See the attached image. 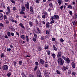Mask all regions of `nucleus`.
Listing matches in <instances>:
<instances>
[{
  "mask_svg": "<svg viewBox=\"0 0 77 77\" xmlns=\"http://www.w3.org/2000/svg\"><path fill=\"white\" fill-rule=\"evenodd\" d=\"M38 51H41V50H42V48L39 46L38 48Z\"/></svg>",
  "mask_w": 77,
  "mask_h": 77,
  "instance_id": "obj_19",
  "label": "nucleus"
},
{
  "mask_svg": "<svg viewBox=\"0 0 77 77\" xmlns=\"http://www.w3.org/2000/svg\"><path fill=\"white\" fill-rule=\"evenodd\" d=\"M30 11L31 12H33V8L32 6H30Z\"/></svg>",
  "mask_w": 77,
  "mask_h": 77,
  "instance_id": "obj_14",
  "label": "nucleus"
},
{
  "mask_svg": "<svg viewBox=\"0 0 77 77\" xmlns=\"http://www.w3.org/2000/svg\"><path fill=\"white\" fill-rule=\"evenodd\" d=\"M11 50H12V49L11 48H7V51H11Z\"/></svg>",
  "mask_w": 77,
  "mask_h": 77,
  "instance_id": "obj_44",
  "label": "nucleus"
},
{
  "mask_svg": "<svg viewBox=\"0 0 77 77\" xmlns=\"http://www.w3.org/2000/svg\"><path fill=\"white\" fill-rule=\"evenodd\" d=\"M19 26H20L21 28H22V29H25V27H24V26L23 23H20L19 24Z\"/></svg>",
  "mask_w": 77,
  "mask_h": 77,
  "instance_id": "obj_6",
  "label": "nucleus"
},
{
  "mask_svg": "<svg viewBox=\"0 0 77 77\" xmlns=\"http://www.w3.org/2000/svg\"><path fill=\"white\" fill-rule=\"evenodd\" d=\"M46 26L47 28L50 27V23L49 22H48L46 23Z\"/></svg>",
  "mask_w": 77,
  "mask_h": 77,
  "instance_id": "obj_16",
  "label": "nucleus"
},
{
  "mask_svg": "<svg viewBox=\"0 0 77 77\" xmlns=\"http://www.w3.org/2000/svg\"><path fill=\"white\" fill-rule=\"evenodd\" d=\"M11 36H14V33L13 32H11Z\"/></svg>",
  "mask_w": 77,
  "mask_h": 77,
  "instance_id": "obj_57",
  "label": "nucleus"
},
{
  "mask_svg": "<svg viewBox=\"0 0 77 77\" xmlns=\"http://www.w3.org/2000/svg\"><path fill=\"white\" fill-rule=\"evenodd\" d=\"M2 5L3 8H6V7L5 6V4H3Z\"/></svg>",
  "mask_w": 77,
  "mask_h": 77,
  "instance_id": "obj_50",
  "label": "nucleus"
},
{
  "mask_svg": "<svg viewBox=\"0 0 77 77\" xmlns=\"http://www.w3.org/2000/svg\"><path fill=\"white\" fill-rule=\"evenodd\" d=\"M5 21L6 24H8L9 23V20H5Z\"/></svg>",
  "mask_w": 77,
  "mask_h": 77,
  "instance_id": "obj_29",
  "label": "nucleus"
},
{
  "mask_svg": "<svg viewBox=\"0 0 77 77\" xmlns=\"http://www.w3.org/2000/svg\"><path fill=\"white\" fill-rule=\"evenodd\" d=\"M68 7L69 9H72V6L70 5H68Z\"/></svg>",
  "mask_w": 77,
  "mask_h": 77,
  "instance_id": "obj_21",
  "label": "nucleus"
},
{
  "mask_svg": "<svg viewBox=\"0 0 77 77\" xmlns=\"http://www.w3.org/2000/svg\"><path fill=\"white\" fill-rule=\"evenodd\" d=\"M39 1H40V0H36V3H39Z\"/></svg>",
  "mask_w": 77,
  "mask_h": 77,
  "instance_id": "obj_61",
  "label": "nucleus"
},
{
  "mask_svg": "<svg viewBox=\"0 0 77 77\" xmlns=\"http://www.w3.org/2000/svg\"><path fill=\"white\" fill-rule=\"evenodd\" d=\"M51 19L52 20H56L55 17H54L51 18Z\"/></svg>",
  "mask_w": 77,
  "mask_h": 77,
  "instance_id": "obj_60",
  "label": "nucleus"
},
{
  "mask_svg": "<svg viewBox=\"0 0 77 77\" xmlns=\"http://www.w3.org/2000/svg\"><path fill=\"white\" fill-rule=\"evenodd\" d=\"M37 77H42V76L41 75H37Z\"/></svg>",
  "mask_w": 77,
  "mask_h": 77,
  "instance_id": "obj_63",
  "label": "nucleus"
},
{
  "mask_svg": "<svg viewBox=\"0 0 77 77\" xmlns=\"http://www.w3.org/2000/svg\"><path fill=\"white\" fill-rule=\"evenodd\" d=\"M68 73L69 75V74H71V71L70 70H68Z\"/></svg>",
  "mask_w": 77,
  "mask_h": 77,
  "instance_id": "obj_43",
  "label": "nucleus"
},
{
  "mask_svg": "<svg viewBox=\"0 0 77 77\" xmlns=\"http://www.w3.org/2000/svg\"><path fill=\"white\" fill-rule=\"evenodd\" d=\"M42 14H43V15H47V13L46 11H45L43 12Z\"/></svg>",
  "mask_w": 77,
  "mask_h": 77,
  "instance_id": "obj_25",
  "label": "nucleus"
},
{
  "mask_svg": "<svg viewBox=\"0 0 77 77\" xmlns=\"http://www.w3.org/2000/svg\"><path fill=\"white\" fill-rule=\"evenodd\" d=\"M52 56L53 58H55L56 57V54H52Z\"/></svg>",
  "mask_w": 77,
  "mask_h": 77,
  "instance_id": "obj_35",
  "label": "nucleus"
},
{
  "mask_svg": "<svg viewBox=\"0 0 77 77\" xmlns=\"http://www.w3.org/2000/svg\"><path fill=\"white\" fill-rule=\"evenodd\" d=\"M13 63L14 64V66H15V65H16V64L17 63V62H16L15 61H14Z\"/></svg>",
  "mask_w": 77,
  "mask_h": 77,
  "instance_id": "obj_62",
  "label": "nucleus"
},
{
  "mask_svg": "<svg viewBox=\"0 0 77 77\" xmlns=\"http://www.w3.org/2000/svg\"><path fill=\"white\" fill-rule=\"evenodd\" d=\"M10 29L11 30L12 32H15V29L12 26H11L10 27Z\"/></svg>",
  "mask_w": 77,
  "mask_h": 77,
  "instance_id": "obj_10",
  "label": "nucleus"
},
{
  "mask_svg": "<svg viewBox=\"0 0 77 77\" xmlns=\"http://www.w3.org/2000/svg\"><path fill=\"white\" fill-rule=\"evenodd\" d=\"M20 14H21V15H22V14H23V15H25V13L23 11H20Z\"/></svg>",
  "mask_w": 77,
  "mask_h": 77,
  "instance_id": "obj_30",
  "label": "nucleus"
},
{
  "mask_svg": "<svg viewBox=\"0 0 77 77\" xmlns=\"http://www.w3.org/2000/svg\"><path fill=\"white\" fill-rule=\"evenodd\" d=\"M22 63H23V61L21 60L19 62V65H21V64H22Z\"/></svg>",
  "mask_w": 77,
  "mask_h": 77,
  "instance_id": "obj_33",
  "label": "nucleus"
},
{
  "mask_svg": "<svg viewBox=\"0 0 77 77\" xmlns=\"http://www.w3.org/2000/svg\"><path fill=\"white\" fill-rule=\"evenodd\" d=\"M48 47H49L48 45H45V50H48Z\"/></svg>",
  "mask_w": 77,
  "mask_h": 77,
  "instance_id": "obj_22",
  "label": "nucleus"
},
{
  "mask_svg": "<svg viewBox=\"0 0 77 77\" xmlns=\"http://www.w3.org/2000/svg\"><path fill=\"white\" fill-rule=\"evenodd\" d=\"M2 69L3 70L6 71L7 69H8V66L7 65H4L2 66Z\"/></svg>",
  "mask_w": 77,
  "mask_h": 77,
  "instance_id": "obj_3",
  "label": "nucleus"
},
{
  "mask_svg": "<svg viewBox=\"0 0 77 77\" xmlns=\"http://www.w3.org/2000/svg\"><path fill=\"white\" fill-rule=\"evenodd\" d=\"M72 23L73 24V26H75V22L74 21H72Z\"/></svg>",
  "mask_w": 77,
  "mask_h": 77,
  "instance_id": "obj_51",
  "label": "nucleus"
},
{
  "mask_svg": "<svg viewBox=\"0 0 77 77\" xmlns=\"http://www.w3.org/2000/svg\"><path fill=\"white\" fill-rule=\"evenodd\" d=\"M23 77H27V76L26 74H24L23 75Z\"/></svg>",
  "mask_w": 77,
  "mask_h": 77,
  "instance_id": "obj_64",
  "label": "nucleus"
},
{
  "mask_svg": "<svg viewBox=\"0 0 77 77\" xmlns=\"http://www.w3.org/2000/svg\"><path fill=\"white\" fill-rule=\"evenodd\" d=\"M7 35L8 36H9L11 35V32H8L7 33Z\"/></svg>",
  "mask_w": 77,
  "mask_h": 77,
  "instance_id": "obj_32",
  "label": "nucleus"
},
{
  "mask_svg": "<svg viewBox=\"0 0 77 77\" xmlns=\"http://www.w3.org/2000/svg\"><path fill=\"white\" fill-rule=\"evenodd\" d=\"M52 41H55V40H56V38H52Z\"/></svg>",
  "mask_w": 77,
  "mask_h": 77,
  "instance_id": "obj_49",
  "label": "nucleus"
},
{
  "mask_svg": "<svg viewBox=\"0 0 77 77\" xmlns=\"http://www.w3.org/2000/svg\"><path fill=\"white\" fill-rule=\"evenodd\" d=\"M22 11H25L26 9V7L24 6H22L21 7Z\"/></svg>",
  "mask_w": 77,
  "mask_h": 77,
  "instance_id": "obj_13",
  "label": "nucleus"
},
{
  "mask_svg": "<svg viewBox=\"0 0 77 77\" xmlns=\"http://www.w3.org/2000/svg\"><path fill=\"white\" fill-rule=\"evenodd\" d=\"M32 40L34 42H36V39L35 38H33Z\"/></svg>",
  "mask_w": 77,
  "mask_h": 77,
  "instance_id": "obj_46",
  "label": "nucleus"
},
{
  "mask_svg": "<svg viewBox=\"0 0 77 77\" xmlns=\"http://www.w3.org/2000/svg\"><path fill=\"white\" fill-rule=\"evenodd\" d=\"M20 37L22 38V39H25V38H26V36L24 35H21Z\"/></svg>",
  "mask_w": 77,
  "mask_h": 77,
  "instance_id": "obj_18",
  "label": "nucleus"
},
{
  "mask_svg": "<svg viewBox=\"0 0 77 77\" xmlns=\"http://www.w3.org/2000/svg\"><path fill=\"white\" fill-rule=\"evenodd\" d=\"M41 39L42 41L44 40V39H45V37L43 36H41Z\"/></svg>",
  "mask_w": 77,
  "mask_h": 77,
  "instance_id": "obj_31",
  "label": "nucleus"
},
{
  "mask_svg": "<svg viewBox=\"0 0 77 77\" xmlns=\"http://www.w3.org/2000/svg\"><path fill=\"white\" fill-rule=\"evenodd\" d=\"M7 9L8 11L9 12V13H11V10L10 9V7H9L8 6L7 8Z\"/></svg>",
  "mask_w": 77,
  "mask_h": 77,
  "instance_id": "obj_20",
  "label": "nucleus"
},
{
  "mask_svg": "<svg viewBox=\"0 0 77 77\" xmlns=\"http://www.w3.org/2000/svg\"><path fill=\"white\" fill-rule=\"evenodd\" d=\"M29 24L31 26H33V23H32V22L31 21H29Z\"/></svg>",
  "mask_w": 77,
  "mask_h": 77,
  "instance_id": "obj_28",
  "label": "nucleus"
},
{
  "mask_svg": "<svg viewBox=\"0 0 77 77\" xmlns=\"http://www.w3.org/2000/svg\"><path fill=\"white\" fill-rule=\"evenodd\" d=\"M57 62L59 65H63L64 63V60L61 58H59L57 60Z\"/></svg>",
  "mask_w": 77,
  "mask_h": 77,
  "instance_id": "obj_1",
  "label": "nucleus"
},
{
  "mask_svg": "<svg viewBox=\"0 0 77 77\" xmlns=\"http://www.w3.org/2000/svg\"><path fill=\"white\" fill-rule=\"evenodd\" d=\"M35 63L36 65H37V66H38V65H39V63L37 62H36Z\"/></svg>",
  "mask_w": 77,
  "mask_h": 77,
  "instance_id": "obj_47",
  "label": "nucleus"
},
{
  "mask_svg": "<svg viewBox=\"0 0 77 77\" xmlns=\"http://www.w3.org/2000/svg\"><path fill=\"white\" fill-rule=\"evenodd\" d=\"M11 21L13 22V23H17V21L16 20H15L13 19H11Z\"/></svg>",
  "mask_w": 77,
  "mask_h": 77,
  "instance_id": "obj_23",
  "label": "nucleus"
},
{
  "mask_svg": "<svg viewBox=\"0 0 77 77\" xmlns=\"http://www.w3.org/2000/svg\"><path fill=\"white\" fill-rule=\"evenodd\" d=\"M11 2L12 3H15V2L14 0H10Z\"/></svg>",
  "mask_w": 77,
  "mask_h": 77,
  "instance_id": "obj_48",
  "label": "nucleus"
},
{
  "mask_svg": "<svg viewBox=\"0 0 77 77\" xmlns=\"http://www.w3.org/2000/svg\"><path fill=\"white\" fill-rule=\"evenodd\" d=\"M3 18L4 20H6L7 19V16L5 15H4Z\"/></svg>",
  "mask_w": 77,
  "mask_h": 77,
  "instance_id": "obj_37",
  "label": "nucleus"
},
{
  "mask_svg": "<svg viewBox=\"0 0 77 77\" xmlns=\"http://www.w3.org/2000/svg\"><path fill=\"white\" fill-rule=\"evenodd\" d=\"M48 55H50V51H48V53H47Z\"/></svg>",
  "mask_w": 77,
  "mask_h": 77,
  "instance_id": "obj_56",
  "label": "nucleus"
},
{
  "mask_svg": "<svg viewBox=\"0 0 77 77\" xmlns=\"http://www.w3.org/2000/svg\"><path fill=\"white\" fill-rule=\"evenodd\" d=\"M13 9L14 11H17V8L15 7H13Z\"/></svg>",
  "mask_w": 77,
  "mask_h": 77,
  "instance_id": "obj_59",
  "label": "nucleus"
},
{
  "mask_svg": "<svg viewBox=\"0 0 77 77\" xmlns=\"http://www.w3.org/2000/svg\"><path fill=\"white\" fill-rule=\"evenodd\" d=\"M49 6L51 8L52 7H53V4H52V3H50L49 4Z\"/></svg>",
  "mask_w": 77,
  "mask_h": 77,
  "instance_id": "obj_45",
  "label": "nucleus"
},
{
  "mask_svg": "<svg viewBox=\"0 0 77 77\" xmlns=\"http://www.w3.org/2000/svg\"><path fill=\"white\" fill-rule=\"evenodd\" d=\"M65 60H66L68 63H69L70 62V60H69V59L68 58H66Z\"/></svg>",
  "mask_w": 77,
  "mask_h": 77,
  "instance_id": "obj_9",
  "label": "nucleus"
},
{
  "mask_svg": "<svg viewBox=\"0 0 77 77\" xmlns=\"http://www.w3.org/2000/svg\"><path fill=\"white\" fill-rule=\"evenodd\" d=\"M50 73L47 72H44V75L45 77H49Z\"/></svg>",
  "mask_w": 77,
  "mask_h": 77,
  "instance_id": "obj_2",
  "label": "nucleus"
},
{
  "mask_svg": "<svg viewBox=\"0 0 77 77\" xmlns=\"http://www.w3.org/2000/svg\"><path fill=\"white\" fill-rule=\"evenodd\" d=\"M11 74L10 72H9L7 74L8 77H10V76H11Z\"/></svg>",
  "mask_w": 77,
  "mask_h": 77,
  "instance_id": "obj_39",
  "label": "nucleus"
},
{
  "mask_svg": "<svg viewBox=\"0 0 77 77\" xmlns=\"http://www.w3.org/2000/svg\"><path fill=\"white\" fill-rule=\"evenodd\" d=\"M53 17H54L55 20H56V19H58L59 18V15H55L53 16Z\"/></svg>",
  "mask_w": 77,
  "mask_h": 77,
  "instance_id": "obj_12",
  "label": "nucleus"
},
{
  "mask_svg": "<svg viewBox=\"0 0 77 77\" xmlns=\"http://www.w3.org/2000/svg\"><path fill=\"white\" fill-rule=\"evenodd\" d=\"M4 16L2 13L0 14V20H2L3 19Z\"/></svg>",
  "mask_w": 77,
  "mask_h": 77,
  "instance_id": "obj_7",
  "label": "nucleus"
},
{
  "mask_svg": "<svg viewBox=\"0 0 77 77\" xmlns=\"http://www.w3.org/2000/svg\"><path fill=\"white\" fill-rule=\"evenodd\" d=\"M40 62L41 64H42V65H44V61L43 60L40 59Z\"/></svg>",
  "mask_w": 77,
  "mask_h": 77,
  "instance_id": "obj_11",
  "label": "nucleus"
},
{
  "mask_svg": "<svg viewBox=\"0 0 77 77\" xmlns=\"http://www.w3.org/2000/svg\"><path fill=\"white\" fill-rule=\"evenodd\" d=\"M57 2L59 4V5H60L62 3V1L60 0H58Z\"/></svg>",
  "mask_w": 77,
  "mask_h": 77,
  "instance_id": "obj_17",
  "label": "nucleus"
},
{
  "mask_svg": "<svg viewBox=\"0 0 77 77\" xmlns=\"http://www.w3.org/2000/svg\"><path fill=\"white\" fill-rule=\"evenodd\" d=\"M53 47L54 48V50H55V51H57V48L54 45H53Z\"/></svg>",
  "mask_w": 77,
  "mask_h": 77,
  "instance_id": "obj_15",
  "label": "nucleus"
},
{
  "mask_svg": "<svg viewBox=\"0 0 77 77\" xmlns=\"http://www.w3.org/2000/svg\"><path fill=\"white\" fill-rule=\"evenodd\" d=\"M4 57V54H2L1 55V58H2V57Z\"/></svg>",
  "mask_w": 77,
  "mask_h": 77,
  "instance_id": "obj_55",
  "label": "nucleus"
},
{
  "mask_svg": "<svg viewBox=\"0 0 77 77\" xmlns=\"http://www.w3.org/2000/svg\"><path fill=\"white\" fill-rule=\"evenodd\" d=\"M26 41L27 42H29V37H28V36H26Z\"/></svg>",
  "mask_w": 77,
  "mask_h": 77,
  "instance_id": "obj_36",
  "label": "nucleus"
},
{
  "mask_svg": "<svg viewBox=\"0 0 77 77\" xmlns=\"http://www.w3.org/2000/svg\"><path fill=\"white\" fill-rule=\"evenodd\" d=\"M72 75H75V72H72Z\"/></svg>",
  "mask_w": 77,
  "mask_h": 77,
  "instance_id": "obj_54",
  "label": "nucleus"
},
{
  "mask_svg": "<svg viewBox=\"0 0 77 77\" xmlns=\"http://www.w3.org/2000/svg\"><path fill=\"white\" fill-rule=\"evenodd\" d=\"M69 14L70 15H72V11H70L69 12Z\"/></svg>",
  "mask_w": 77,
  "mask_h": 77,
  "instance_id": "obj_52",
  "label": "nucleus"
},
{
  "mask_svg": "<svg viewBox=\"0 0 77 77\" xmlns=\"http://www.w3.org/2000/svg\"><path fill=\"white\" fill-rule=\"evenodd\" d=\"M46 33L47 35H48L50 33V31L49 30H47L46 32Z\"/></svg>",
  "mask_w": 77,
  "mask_h": 77,
  "instance_id": "obj_38",
  "label": "nucleus"
},
{
  "mask_svg": "<svg viewBox=\"0 0 77 77\" xmlns=\"http://www.w3.org/2000/svg\"><path fill=\"white\" fill-rule=\"evenodd\" d=\"M62 59H64V60H65V59H66V57H64V56H62Z\"/></svg>",
  "mask_w": 77,
  "mask_h": 77,
  "instance_id": "obj_58",
  "label": "nucleus"
},
{
  "mask_svg": "<svg viewBox=\"0 0 77 77\" xmlns=\"http://www.w3.org/2000/svg\"><path fill=\"white\" fill-rule=\"evenodd\" d=\"M60 41L61 42H63L64 41V40L63 39L61 38L60 39Z\"/></svg>",
  "mask_w": 77,
  "mask_h": 77,
  "instance_id": "obj_53",
  "label": "nucleus"
},
{
  "mask_svg": "<svg viewBox=\"0 0 77 77\" xmlns=\"http://www.w3.org/2000/svg\"><path fill=\"white\" fill-rule=\"evenodd\" d=\"M68 68H69V67L68 66H66L64 67L63 68L64 69V70H66V69H68Z\"/></svg>",
  "mask_w": 77,
  "mask_h": 77,
  "instance_id": "obj_34",
  "label": "nucleus"
},
{
  "mask_svg": "<svg viewBox=\"0 0 77 77\" xmlns=\"http://www.w3.org/2000/svg\"><path fill=\"white\" fill-rule=\"evenodd\" d=\"M25 6L27 9H29V2H27V3L25 4Z\"/></svg>",
  "mask_w": 77,
  "mask_h": 77,
  "instance_id": "obj_5",
  "label": "nucleus"
},
{
  "mask_svg": "<svg viewBox=\"0 0 77 77\" xmlns=\"http://www.w3.org/2000/svg\"><path fill=\"white\" fill-rule=\"evenodd\" d=\"M72 66L73 68H75V64L74 62H73L71 63Z\"/></svg>",
  "mask_w": 77,
  "mask_h": 77,
  "instance_id": "obj_8",
  "label": "nucleus"
},
{
  "mask_svg": "<svg viewBox=\"0 0 77 77\" xmlns=\"http://www.w3.org/2000/svg\"><path fill=\"white\" fill-rule=\"evenodd\" d=\"M54 23H55V21L54 20H52L50 23V24H53Z\"/></svg>",
  "mask_w": 77,
  "mask_h": 77,
  "instance_id": "obj_27",
  "label": "nucleus"
},
{
  "mask_svg": "<svg viewBox=\"0 0 77 77\" xmlns=\"http://www.w3.org/2000/svg\"><path fill=\"white\" fill-rule=\"evenodd\" d=\"M56 72L58 74H60V72L58 70H57Z\"/></svg>",
  "mask_w": 77,
  "mask_h": 77,
  "instance_id": "obj_40",
  "label": "nucleus"
},
{
  "mask_svg": "<svg viewBox=\"0 0 77 77\" xmlns=\"http://www.w3.org/2000/svg\"><path fill=\"white\" fill-rule=\"evenodd\" d=\"M37 30H38V32L39 33H41V30H40L39 28H37Z\"/></svg>",
  "mask_w": 77,
  "mask_h": 77,
  "instance_id": "obj_24",
  "label": "nucleus"
},
{
  "mask_svg": "<svg viewBox=\"0 0 77 77\" xmlns=\"http://www.w3.org/2000/svg\"><path fill=\"white\" fill-rule=\"evenodd\" d=\"M34 38H37V35L35 33L34 34Z\"/></svg>",
  "mask_w": 77,
  "mask_h": 77,
  "instance_id": "obj_42",
  "label": "nucleus"
},
{
  "mask_svg": "<svg viewBox=\"0 0 77 77\" xmlns=\"http://www.w3.org/2000/svg\"><path fill=\"white\" fill-rule=\"evenodd\" d=\"M57 56L58 58L61 57H62V52L60 51L58 52L57 54Z\"/></svg>",
  "mask_w": 77,
  "mask_h": 77,
  "instance_id": "obj_4",
  "label": "nucleus"
},
{
  "mask_svg": "<svg viewBox=\"0 0 77 77\" xmlns=\"http://www.w3.org/2000/svg\"><path fill=\"white\" fill-rule=\"evenodd\" d=\"M45 16H46V15H43L42 17V18H43V19H44L45 18H47V17H46Z\"/></svg>",
  "mask_w": 77,
  "mask_h": 77,
  "instance_id": "obj_26",
  "label": "nucleus"
},
{
  "mask_svg": "<svg viewBox=\"0 0 77 77\" xmlns=\"http://www.w3.org/2000/svg\"><path fill=\"white\" fill-rule=\"evenodd\" d=\"M37 68H38V66H36L34 68V71H35L37 69Z\"/></svg>",
  "mask_w": 77,
  "mask_h": 77,
  "instance_id": "obj_41",
  "label": "nucleus"
}]
</instances>
